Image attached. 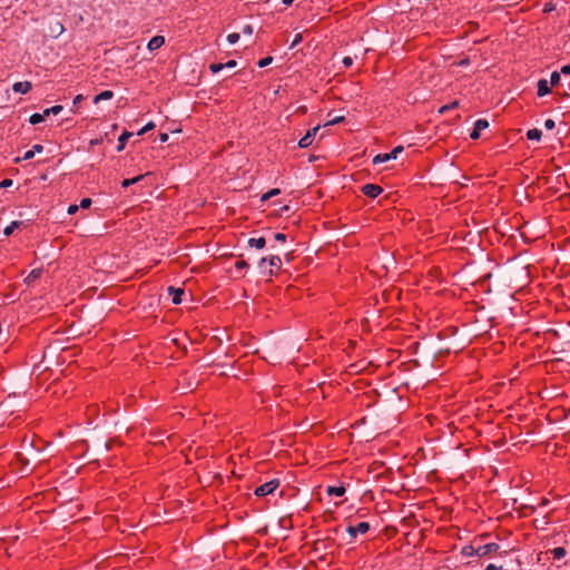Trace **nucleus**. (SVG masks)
I'll return each instance as SVG.
<instances>
[{
    "label": "nucleus",
    "mask_w": 570,
    "mask_h": 570,
    "mask_svg": "<svg viewBox=\"0 0 570 570\" xmlns=\"http://www.w3.org/2000/svg\"><path fill=\"white\" fill-rule=\"evenodd\" d=\"M282 259L279 256L272 255L259 261L258 267L262 274H273V268H281Z\"/></svg>",
    "instance_id": "nucleus-1"
},
{
    "label": "nucleus",
    "mask_w": 570,
    "mask_h": 570,
    "mask_svg": "<svg viewBox=\"0 0 570 570\" xmlns=\"http://www.w3.org/2000/svg\"><path fill=\"white\" fill-rule=\"evenodd\" d=\"M279 485V481L277 479H273L259 487H257L254 491V493L257 495V497H264V495H268V494H272Z\"/></svg>",
    "instance_id": "nucleus-2"
},
{
    "label": "nucleus",
    "mask_w": 570,
    "mask_h": 570,
    "mask_svg": "<svg viewBox=\"0 0 570 570\" xmlns=\"http://www.w3.org/2000/svg\"><path fill=\"white\" fill-rule=\"evenodd\" d=\"M320 130V125L315 126L314 128L307 130V132L299 139L298 147L299 148H307L312 145L314 137L316 132Z\"/></svg>",
    "instance_id": "nucleus-3"
},
{
    "label": "nucleus",
    "mask_w": 570,
    "mask_h": 570,
    "mask_svg": "<svg viewBox=\"0 0 570 570\" xmlns=\"http://www.w3.org/2000/svg\"><path fill=\"white\" fill-rule=\"evenodd\" d=\"M382 191L383 188L376 184H366L362 187V193L370 198H376Z\"/></svg>",
    "instance_id": "nucleus-4"
},
{
    "label": "nucleus",
    "mask_w": 570,
    "mask_h": 570,
    "mask_svg": "<svg viewBox=\"0 0 570 570\" xmlns=\"http://www.w3.org/2000/svg\"><path fill=\"white\" fill-rule=\"evenodd\" d=\"M499 549V544L494 542H490L487 544L476 547V557H484L489 553H492Z\"/></svg>",
    "instance_id": "nucleus-5"
},
{
    "label": "nucleus",
    "mask_w": 570,
    "mask_h": 570,
    "mask_svg": "<svg viewBox=\"0 0 570 570\" xmlns=\"http://www.w3.org/2000/svg\"><path fill=\"white\" fill-rule=\"evenodd\" d=\"M370 530V523L367 522H360L355 527H348L347 528V533L352 537V538H355L357 533H366L367 531Z\"/></svg>",
    "instance_id": "nucleus-6"
},
{
    "label": "nucleus",
    "mask_w": 570,
    "mask_h": 570,
    "mask_svg": "<svg viewBox=\"0 0 570 570\" xmlns=\"http://www.w3.org/2000/svg\"><path fill=\"white\" fill-rule=\"evenodd\" d=\"M537 87H538V91H537L538 97L547 96V95L551 94V91H552V87L549 85L547 79H540L537 83Z\"/></svg>",
    "instance_id": "nucleus-7"
},
{
    "label": "nucleus",
    "mask_w": 570,
    "mask_h": 570,
    "mask_svg": "<svg viewBox=\"0 0 570 570\" xmlns=\"http://www.w3.org/2000/svg\"><path fill=\"white\" fill-rule=\"evenodd\" d=\"M12 89L14 92L19 94H28L32 89V83L30 81H19L13 83Z\"/></svg>",
    "instance_id": "nucleus-8"
},
{
    "label": "nucleus",
    "mask_w": 570,
    "mask_h": 570,
    "mask_svg": "<svg viewBox=\"0 0 570 570\" xmlns=\"http://www.w3.org/2000/svg\"><path fill=\"white\" fill-rule=\"evenodd\" d=\"M164 45H165V37H164V36H155V37H153V38L148 41L147 48H148L150 51H154V50L159 49V48H160V47H163Z\"/></svg>",
    "instance_id": "nucleus-9"
},
{
    "label": "nucleus",
    "mask_w": 570,
    "mask_h": 570,
    "mask_svg": "<svg viewBox=\"0 0 570 570\" xmlns=\"http://www.w3.org/2000/svg\"><path fill=\"white\" fill-rule=\"evenodd\" d=\"M168 293L171 296V302L174 304L181 303V295L184 294V289L178 288V287H174V286H169L168 287Z\"/></svg>",
    "instance_id": "nucleus-10"
},
{
    "label": "nucleus",
    "mask_w": 570,
    "mask_h": 570,
    "mask_svg": "<svg viewBox=\"0 0 570 570\" xmlns=\"http://www.w3.org/2000/svg\"><path fill=\"white\" fill-rule=\"evenodd\" d=\"M63 24L60 21H56L49 27L48 32L51 37L57 38L63 32Z\"/></svg>",
    "instance_id": "nucleus-11"
},
{
    "label": "nucleus",
    "mask_w": 570,
    "mask_h": 570,
    "mask_svg": "<svg viewBox=\"0 0 570 570\" xmlns=\"http://www.w3.org/2000/svg\"><path fill=\"white\" fill-rule=\"evenodd\" d=\"M132 136V132L125 130L118 138L117 151L125 149L128 139Z\"/></svg>",
    "instance_id": "nucleus-12"
},
{
    "label": "nucleus",
    "mask_w": 570,
    "mask_h": 570,
    "mask_svg": "<svg viewBox=\"0 0 570 570\" xmlns=\"http://www.w3.org/2000/svg\"><path fill=\"white\" fill-rule=\"evenodd\" d=\"M326 493L331 497H342L345 493L344 487H327Z\"/></svg>",
    "instance_id": "nucleus-13"
},
{
    "label": "nucleus",
    "mask_w": 570,
    "mask_h": 570,
    "mask_svg": "<svg viewBox=\"0 0 570 570\" xmlns=\"http://www.w3.org/2000/svg\"><path fill=\"white\" fill-rule=\"evenodd\" d=\"M247 243H248L249 247H255L257 249H262L265 246L266 240L264 237H258V238H249Z\"/></svg>",
    "instance_id": "nucleus-14"
},
{
    "label": "nucleus",
    "mask_w": 570,
    "mask_h": 570,
    "mask_svg": "<svg viewBox=\"0 0 570 570\" xmlns=\"http://www.w3.org/2000/svg\"><path fill=\"white\" fill-rule=\"evenodd\" d=\"M112 97H114V92L111 90H105V91H101L100 94H98L94 98V102L98 104L100 100H108V99H111Z\"/></svg>",
    "instance_id": "nucleus-15"
},
{
    "label": "nucleus",
    "mask_w": 570,
    "mask_h": 570,
    "mask_svg": "<svg viewBox=\"0 0 570 570\" xmlns=\"http://www.w3.org/2000/svg\"><path fill=\"white\" fill-rule=\"evenodd\" d=\"M542 136V131L538 128H533L527 131V138L529 140H540Z\"/></svg>",
    "instance_id": "nucleus-16"
},
{
    "label": "nucleus",
    "mask_w": 570,
    "mask_h": 570,
    "mask_svg": "<svg viewBox=\"0 0 570 570\" xmlns=\"http://www.w3.org/2000/svg\"><path fill=\"white\" fill-rule=\"evenodd\" d=\"M144 178H145V175H138V176H136L134 178L124 179L122 183H121V186L127 188V187H129V186L140 181Z\"/></svg>",
    "instance_id": "nucleus-17"
},
{
    "label": "nucleus",
    "mask_w": 570,
    "mask_h": 570,
    "mask_svg": "<svg viewBox=\"0 0 570 570\" xmlns=\"http://www.w3.org/2000/svg\"><path fill=\"white\" fill-rule=\"evenodd\" d=\"M45 118L46 117H45L43 112L42 114H38L37 112V114H33V115L30 116L29 122L31 125H38V124L42 122L45 120Z\"/></svg>",
    "instance_id": "nucleus-18"
},
{
    "label": "nucleus",
    "mask_w": 570,
    "mask_h": 570,
    "mask_svg": "<svg viewBox=\"0 0 570 570\" xmlns=\"http://www.w3.org/2000/svg\"><path fill=\"white\" fill-rule=\"evenodd\" d=\"M62 110L61 105H55L51 108H47L43 110L45 117L49 115H58Z\"/></svg>",
    "instance_id": "nucleus-19"
},
{
    "label": "nucleus",
    "mask_w": 570,
    "mask_h": 570,
    "mask_svg": "<svg viewBox=\"0 0 570 570\" xmlns=\"http://www.w3.org/2000/svg\"><path fill=\"white\" fill-rule=\"evenodd\" d=\"M279 194H281V189L279 188H273L269 191L265 193L262 196L261 200L262 202H266V200L271 199L272 197L277 196Z\"/></svg>",
    "instance_id": "nucleus-20"
},
{
    "label": "nucleus",
    "mask_w": 570,
    "mask_h": 570,
    "mask_svg": "<svg viewBox=\"0 0 570 570\" xmlns=\"http://www.w3.org/2000/svg\"><path fill=\"white\" fill-rule=\"evenodd\" d=\"M462 554L464 557H472V556H476V547L474 546H465L462 548Z\"/></svg>",
    "instance_id": "nucleus-21"
},
{
    "label": "nucleus",
    "mask_w": 570,
    "mask_h": 570,
    "mask_svg": "<svg viewBox=\"0 0 570 570\" xmlns=\"http://www.w3.org/2000/svg\"><path fill=\"white\" fill-rule=\"evenodd\" d=\"M459 106H460L459 100H454V101H452V102H450V104H448V105L442 106V107L439 109V112H440V114H444L445 111L451 110V109H455V108H458Z\"/></svg>",
    "instance_id": "nucleus-22"
},
{
    "label": "nucleus",
    "mask_w": 570,
    "mask_h": 570,
    "mask_svg": "<svg viewBox=\"0 0 570 570\" xmlns=\"http://www.w3.org/2000/svg\"><path fill=\"white\" fill-rule=\"evenodd\" d=\"M561 72H558V71H553L551 73V77H550V86L551 87H556L560 83L561 81V76H560Z\"/></svg>",
    "instance_id": "nucleus-23"
},
{
    "label": "nucleus",
    "mask_w": 570,
    "mask_h": 570,
    "mask_svg": "<svg viewBox=\"0 0 570 570\" xmlns=\"http://www.w3.org/2000/svg\"><path fill=\"white\" fill-rule=\"evenodd\" d=\"M21 223L19 222H12L10 225H8L4 229H3V235L6 236H9L13 233V230L16 228H18L20 226Z\"/></svg>",
    "instance_id": "nucleus-24"
},
{
    "label": "nucleus",
    "mask_w": 570,
    "mask_h": 570,
    "mask_svg": "<svg viewBox=\"0 0 570 570\" xmlns=\"http://www.w3.org/2000/svg\"><path fill=\"white\" fill-rule=\"evenodd\" d=\"M552 556L554 559H561L566 556L567 551L564 548L562 547H558V548H554L552 551H551Z\"/></svg>",
    "instance_id": "nucleus-25"
},
{
    "label": "nucleus",
    "mask_w": 570,
    "mask_h": 570,
    "mask_svg": "<svg viewBox=\"0 0 570 570\" xmlns=\"http://www.w3.org/2000/svg\"><path fill=\"white\" fill-rule=\"evenodd\" d=\"M489 127V121L487 119H479L474 124V128L481 132V130L487 129Z\"/></svg>",
    "instance_id": "nucleus-26"
},
{
    "label": "nucleus",
    "mask_w": 570,
    "mask_h": 570,
    "mask_svg": "<svg viewBox=\"0 0 570 570\" xmlns=\"http://www.w3.org/2000/svg\"><path fill=\"white\" fill-rule=\"evenodd\" d=\"M390 160L389 159V155L387 153L386 154H377L374 158H373V164H381V163H385Z\"/></svg>",
    "instance_id": "nucleus-27"
},
{
    "label": "nucleus",
    "mask_w": 570,
    "mask_h": 570,
    "mask_svg": "<svg viewBox=\"0 0 570 570\" xmlns=\"http://www.w3.org/2000/svg\"><path fill=\"white\" fill-rule=\"evenodd\" d=\"M40 275H41V269H39V268L32 269L30 272V274L28 275V277L26 278V282L30 283L31 281L40 277Z\"/></svg>",
    "instance_id": "nucleus-28"
},
{
    "label": "nucleus",
    "mask_w": 570,
    "mask_h": 570,
    "mask_svg": "<svg viewBox=\"0 0 570 570\" xmlns=\"http://www.w3.org/2000/svg\"><path fill=\"white\" fill-rule=\"evenodd\" d=\"M272 62H273V57L267 56V57L258 60L257 65L259 68H264V67H267L268 65H271Z\"/></svg>",
    "instance_id": "nucleus-29"
},
{
    "label": "nucleus",
    "mask_w": 570,
    "mask_h": 570,
    "mask_svg": "<svg viewBox=\"0 0 570 570\" xmlns=\"http://www.w3.org/2000/svg\"><path fill=\"white\" fill-rule=\"evenodd\" d=\"M208 68L213 73H217L224 69V65L220 62L219 63H210Z\"/></svg>",
    "instance_id": "nucleus-30"
},
{
    "label": "nucleus",
    "mask_w": 570,
    "mask_h": 570,
    "mask_svg": "<svg viewBox=\"0 0 570 570\" xmlns=\"http://www.w3.org/2000/svg\"><path fill=\"white\" fill-rule=\"evenodd\" d=\"M238 40H239V33H237V32H233V33H229V35L227 36V41H228L230 45L236 43Z\"/></svg>",
    "instance_id": "nucleus-31"
},
{
    "label": "nucleus",
    "mask_w": 570,
    "mask_h": 570,
    "mask_svg": "<svg viewBox=\"0 0 570 570\" xmlns=\"http://www.w3.org/2000/svg\"><path fill=\"white\" fill-rule=\"evenodd\" d=\"M155 128V124L153 121H149L142 129H140L138 131V135H144L146 134L147 131L151 130Z\"/></svg>",
    "instance_id": "nucleus-32"
},
{
    "label": "nucleus",
    "mask_w": 570,
    "mask_h": 570,
    "mask_svg": "<svg viewBox=\"0 0 570 570\" xmlns=\"http://www.w3.org/2000/svg\"><path fill=\"white\" fill-rule=\"evenodd\" d=\"M345 120V117L344 116H340V117H335L331 120H328L325 126H330V125H335V124H340V122H343Z\"/></svg>",
    "instance_id": "nucleus-33"
},
{
    "label": "nucleus",
    "mask_w": 570,
    "mask_h": 570,
    "mask_svg": "<svg viewBox=\"0 0 570 570\" xmlns=\"http://www.w3.org/2000/svg\"><path fill=\"white\" fill-rule=\"evenodd\" d=\"M91 199L90 198H82L81 202H80V205L79 207L83 208V209H88L91 205Z\"/></svg>",
    "instance_id": "nucleus-34"
},
{
    "label": "nucleus",
    "mask_w": 570,
    "mask_h": 570,
    "mask_svg": "<svg viewBox=\"0 0 570 570\" xmlns=\"http://www.w3.org/2000/svg\"><path fill=\"white\" fill-rule=\"evenodd\" d=\"M544 127L548 129V130H552L554 127H556V122L554 120L552 119H547L544 121Z\"/></svg>",
    "instance_id": "nucleus-35"
},
{
    "label": "nucleus",
    "mask_w": 570,
    "mask_h": 570,
    "mask_svg": "<svg viewBox=\"0 0 570 570\" xmlns=\"http://www.w3.org/2000/svg\"><path fill=\"white\" fill-rule=\"evenodd\" d=\"M102 142H104V137H102V136H100V137H98V138L91 139V140L89 141V145H90V146H96V145H101Z\"/></svg>",
    "instance_id": "nucleus-36"
},
{
    "label": "nucleus",
    "mask_w": 570,
    "mask_h": 570,
    "mask_svg": "<svg viewBox=\"0 0 570 570\" xmlns=\"http://www.w3.org/2000/svg\"><path fill=\"white\" fill-rule=\"evenodd\" d=\"M288 205L284 204L281 205L278 208H275L271 214H279V212L288 210Z\"/></svg>",
    "instance_id": "nucleus-37"
},
{
    "label": "nucleus",
    "mask_w": 570,
    "mask_h": 570,
    "mask_svg": "<svg viewBox=\"0 0 570 570\" xmlns=\"http://www.w3.org/2000/svg\"><path fill=\"white\" fill-rule=\"evenodd\" d=\"M78 209H79V206L76 204H72L67 208V214H77Z\"/></svg>",
    "instance_id": "nucleus-38"
},
{
    "label": "nucleus",
    "mask_w": 570,
    "mask_h": 570,
    "mask_svg": "<svg viewBox=\"0 0 570 570\" xmlns=\"http://www.w3.org/2000/svg\"><path fill=\"white\" fill-rule=\"evenodd\" d=\"M235 267L237 269H244L248 267V264L245 261H238L235 263Z\"/></svg>",
    "instance_id": "nucleus-39"
},
{
    "label": "nucleus",
    "mask_w": 570,
    "mask_h": 570,
    "mask_svg": "<svg viewBox=\"0 0 570 570\" xmlns=\"http://www.w3.org/2000/svg\"><path fill=\"white\" fill-rule=\"evenodd\" d=\"M343 65L345 68H350L353 65V59L351 57H344Z\"/></svg>",
    "instance_id": "nucleus-40"
},
{
    "label": "nucleus",
    "mask_w": 570,
    "mask_h": 570,
    "mask_svg": "<svg viewBox=\"0 0 570 570\" xmlns=\"http://www.w3.org/2000/svg\"><path fill=\"white\" fill-rule=\"evenodd\" d=\"M480 134H481V132H480L479 130H476L475 128H473V130H472V131H471V134H470V138H471L472 140H478V139L480 138Z\"/></svg>",
    "instance_id": "nucleus-41"
},
{
    "label": "nucleus",
    "mask_w": 570,
    "mask_h": 570,
    "mask_svg": "<svg viewBox=\"0 0 570 570\" xmlns=\"http://www.w3.org/2000/svg\"><path fill=\"white\" fill-rule=\"evenodd\" d=\"M33 156H35V150L31 149V150H28V151L24 153L22 159L23 160H29V159L33 158Z\"/></svg>",
    "instance_id": "nucleus-42"
},
{
    "label": "nucleus",
    "mask_w": 570,
    "mask_h": 570,
    "mask_svg": "<svg viewBox=\"0 0 570 570\" xmlns=\"http://www.w3.org/2000/svg\"><path fill=\"white\" fill-rule=\"evenodd\" d=\"M85 99V97L82 95H77L75 98H73V106L75 107H78L79 104Z\"/></svg>",
    "instance_id": "nucleus-43"
},
{
    "label": "nucleus",
    "mask_w": 570,
    "mask_h": 570,
    "mask_svg": "<svg viewBox=\"0 0 570 570\" xmlns=\"http://www.w3.org/2000/svg\"><path fill=\"white\" fill-rule=\"evenodd\" d=\"M274 238H275V240H277V242H285V239H286V235H285V234H283V233H276V234L274 235Z\"/></svg>",
    "instance_id": "nucleus-44"
},
{
    "label": "nucleus",
    "mask_w": 570,
    "mask_h": 570,
    "mask_svg": "<svg viewBox=\"0 0 570 570\" xmlns=\"http://www.w3.org/2000/svg\"><path fill=\"white\" fill-rule=\"evenodd\" d=\"M254 31L252 24H246L244 28H243V33L244 35H252Z\"/></svg>",
    "instance_id": "nucleus-45"
},
{
    "label": "nucleus",
    "mask_w": 570,
    "mask_h": 570,
    "mask_svg": "<svg viewBox=\"0 0 570 570\" xmlns=\"http://www.w3.org/2000/svg\"><path fill=\"white\" fill-rule=\"evenodd\" d=\"M11 185H12V180H11V179H9V178H6V179H3V180L0 183V187H3V188L9 187V186H11Z\"/></svg>",
    "instance_id": "nucleus-46"
},
{
    "label": "nucleus",
    "mask_w": 570,
    "mask_h": 570,
    "mask_svg": "<svg viewBox=\"0 0 570 570\" xmlns=\"http://www.w3.org/2000/svg\"><path fill=\"white\" fill-rule=\"evenodd\" d=\"M470 65V58L469 57H464L462 58L459 62H458V66H468Z\"/></svg>",
    "instance_id": "nucleus-47"
},
{
    "label": "nucleus",
    "mask_w": 570,
    "mask_h": 570,
    "mask_svg": "<svg viewBox=\"0 0 570 570\" xmlns=\"http://www.w3.org/2000/svg\"><path fill=\"white\" fill-rule=\"evenodd\" d=\"M224 68H234L236 67L237 62L236 60H228L226 63H223Z\"/></svg>",
    "instance_id": "nucleus-48"
},
{
    "label": "nucleus",
    "mask_w": 570,
    "mask_h": 570,
    "mask_svg": "<svg viewBox=\"0 0 570 570\" xmlns=\"http://www.w3.org/2000/svg\"><path fill=\"white\" fill-rule=\"evenodd\" d=\"M485 570H503V568L501 566H497V564L490 563V564H488Z\"/></svg>",
    "instance_id": "nucleus-49"
},
{
    "label": "nucleus",
    "mask_w": 570,
    "mask_h": 570,
    "mask_svg": "<svg viewBox=\"0 0 570 570\" xmlns=\"http://www.w3.org/2000/svg\"><path fill=\"white\" fill-rule=\"evenodd\" d=\"M560 72L563 75H570V65L562 66Z\"/></svg>",
    "instance_id": "nucleus-50"
},
{
    "label": "nucleus",
    "mask_w": 570,
    "mask_h": 570,
    "mask_svg": "<svg viewBox=\"0 0 570 570\" xmlns=\"http://www.w3.org/2000/svg\"><path fill=\"white\" fill-rule=\"evenodd\" d=\"M32 150H35V154L36 153H41L43 150V146L40 145V144H36L33 147H32Z\"/></svg>",
    "instance_id": "nucleus-51"
},
{
    "label": "nucleus",
    "mask_w": 570,
    "mask_h": 570,
    "mask_svg": "<svg viewBox=\"0 0 570 570\" xmlns=\"http://www.w3.org/2000/svg\"><path fill=\"white\" fill-rule=\"evenodd\" d=\"M404 150V147L403 146H396L392 149V151L396 155H399L400 153H402Z\"/></svg>",
    "instance_id": "nucleus-52"
},
{
    "label": "nucleus",
    "mask_w": 570,
    "mask_h": 570,
    "mask_svg": "<svg viewBox=\"0 0 570 570\" xmlns=\"http://www.w3.org/2000/svg\"><path fill=\"white\" fill-rule=\"evenodd\" d=\"M22 448H24V449H27V448L33 449V443L24 440L23 443H22Z\"/></svg>",
    "instance_id": "nucleus-53"
},
{
    "label": "nucleus",
    "mask_w": 570,
    "mask_h": 570,
    "mask_svg": "<svg viewBox=\"0 0 570 570\" xmlns=\"http://www.w3.org/2000/svg\"><path fill=\"white\" fill-rule=\"evenodd\" d=\"M301 40H302V35H301V33H298V35L295 37V40L293 41L292 47L296 46Z\"/></svg>",
    "instance_id": "nucleus-54"
},
{
    "label": "nucleus",
    "mask_w": 570,
    "mask_h": 570,
    "mask_svg": "<svg viewBox=\"0 0 570 570\" xmlns=\"http://www.w3.org/2000/svg\"><path fill=\"white\" fill-rule=\"evenodd\" d=\"M306 111H307V108L305 106H301L296 110V112H299V114H306Z\"/></svg>",
    "instance_id": "nucleus-55"
},
{
    "label": "nucleus",
    "mask_w": 570,
    "mask_h": 570,
    "mask_svg": "<svg viewBox=\"0 0 570 570\" xmlns=\"http://www.w3.org/2000/svg\"><path fill=\"white\" fill-rule=\"evenodd\" d=\"M167 139H168L167 134H160V141L165 142V141H167Z\"/></svg>",
    "instance_id": "nucleus-56"
},
{
    "label": "nucleus",
    "mask_w": 570,
    "mask_h": 570,
    "mask_svg": "<svg viewBox=\"0 0 570 570\" xmlns=\"http://www.w3.org/2000/svg\"><path fill=\"white\" fill-rule=\"evenodd\" d=\"M389 155V159H395L397 157L396 154H394L392 150L390 153H387Z\"/></svg>",
    "instance_id": "nucleus-57"
},
{
    "label": "nucleus",
    "mask_w": 570,
    "mask_h": 570,
    "mask_svg": "<svg viewBox=\"0 0 570 570\" xmlns=\"http://www.w3.org/2000/svg\"><path fill=\"white\" fill-rule=\"evenodd\" d=\"M293 2L294 0H283V3L287 7L292 6Z\"/></svg>",
    "instance_id": "nucleus-58"
},
{
    "label": "nucleus",
    "mask_w": 570,
    "mask_h": 570,
    "mask_svg": "<svg viewBox=\"0 0 570 570\" xmlns=\"http://www.w3.org/2000/svg\"><path fill=\"white\" fill-rule=\"evenodd\" d=\"M551 10H552V6H550V4L544 6V12H549Z\"/></svg>",
    "instance_id": "nucleus-59"
},
{
    "label": "nucleus",
    "mask_w": 570,
    "mask_h": 570,
    "mask_svg": "<svg viewBox=\"0 0 570 570\" xmlns=\"http://www.w3.org/2000/svg\"><path fill=\"white\" fill-rule=\"evenodd\" d=\"M559 96H560L561 98H569V97H570V95H569L567 91H564V92H562V94H559Z\"/></svg>",
    "instance_id": "nucleus-60"
},
{
    "label": "nucleus",
    "mask_w": 570,
    "mask_h": 570,
    "mask_svg": "<svg viewBox=\"0 0 570 570\" xmlns=\"http://www.w3.org/2000/svg\"><path fill=\"white\" fill-rule=\"evenodd\" d=\"M104 141L107 140V141H111V139L109 138V135L106 132L104 136Z\"/></svg>",
    "instance_id": "nucleus-61"
},
{
    "label": "nucleus",
    "mask_w": 570,
    "mask_h": 570,
    "mask_svg": "<svg viewBox=\"0 0 570 570\" xmlns=\"http://www.w3.org/2000/svg\"><path fill=\"white\" fill-rule=\"evenodd\" d=\"M111 127H112V130H117L118 129V125L117 124H114Z\"/></svg>",
    "instance_id": "nucleus-62"
}]
</instances>
